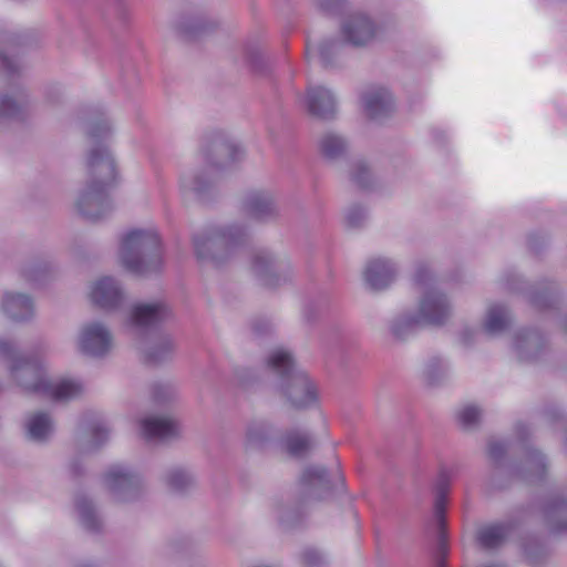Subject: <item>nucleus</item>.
I'll return each instance as SVG.
<instances>
[{
	"mask_svg": "<svg viewBox=\"0 0 567 567\" xmlns=\"http://www.w3.org/2000/svg\"><path fill=\"white\" fill-rule=\"evenodd\" d=\"M307 106L311 115L321 120H332L337 113V102L332 92L317 86L308 90Z\"/></svg>",
	"mask_w": 567,
	"mask_h": 567,
	"instance_id": "25",
	"label": "nucleus"
},
{
	"mask_svg": "<svg viewBox=\"0 0 567 567\" xmlns=\"http://www.w3.org/2000/svg\"><path fill=\"white\" fill-rule=\"evenodd\" d=\"M173 316L171 307L165 301L141 302L132 308L131 322L142 331L155 329Z\"/></svg>",
	"mask_w": 567,
	"mask_h": 567,
	"instance_id": "15",
	"label": "nucleus"
},
{
	"mask_svg": "<svg viewBox=\"0 0 567 567\" xmlns=\"http://www.w3.org/2000/svg\"><path fill=\"white\" fill-rule=\"evenodd\" d=\"M310 503L301 497L299 492L291 498L280 503L277 507V516L280 526L285 530L299 528L303 525Z\"/></svg>",
	"mask_w": 567,
	"mask_h": 567,
	"instance_id": "20",
	"label": "nucleus"
},
{
	"mask_svg": "<svg viewBox=\"0 0 567 567\" xmlns=\"http://www.w3.org/2000/svg\"><path fill=\"white\" fill-rule=\"evenodd\" d=\"M267 369L275 378L276 388L292 408L307 409L317 401L315 385L307 373L296 367L289 351H272L267 358Z\"/></svg>",
	"mask_w": 567,
	"mask_h": 567,
	"instance_id": "3",
	"label": "nucleus"
},
{
	"mask_svg": "<svg viewBox=\"0 0 567 567\" xmlns=\"http://www.w3.org/2000/svg\"><path fill=\"white\" fill-rule=\"evenodd\" d=\"M110 429L104 422H96L92 426L93 444L92 450H99L105 442H107Z\"/></svg>",
	"mask_w": 567,
	"mask_h": 567,
	"instance_id": "53",
	"label": "nucleus"
},
{
	"mask_svg": "<svg viewBox=\"0 0 567 567\" xmlns=\"http://www.w3.org/2000/svg\"><path fill=\"white\" fill-rule=\"evenodd\" d=\"M506 452L507 447L504 442L493 441L488 444V455L497 467L502 464Z\"/></svg>",
	"mask_w": 567,
	"mask_h": 567,
	"instance_id": "55",
	"label": "nucleus"
},
{
	"mask_svg": "<svg viewBox=\"0 0 567 567\" xmlns=\"http://www.w3.org/2000/svg\"><path fill=\"white\" fill-rule=\"evenodd\" d=\"M546 244H547V241H546V237L544 235H540L538 233H532L528 235L527 246H528L529 251L533 255H535V256L540 255V252L546 247Z\"/></svg>",
	"mask_w": 567,
	"mask_h": 567,
	"instance_id": "57",
	"label": "nucleus"
},
{
	"mask_svg": "<svg viewBox=\"0 0 567 567\" xmlns=\"http://www.w3.org/2000/svg\"><path fill=\"white\" fill-rule=\"evenodd\" d=\"M236 378L239 384L244 388L254 385L257 382V377L251 369L240 368L236 370Z\"/></svg>",
	"mask_w": 567,
	"mask_h": 567,
	"instance_id": "59",
	"label": "nucleus"
},
{
	"mask_svg": "<svg viewBox=\"0 0 567 567\" xmlns=\"http://www.w3.org/2000/svg\"><path fill=\"white\" fill-rule=\"evenodd\" d=\"M478 331L470 327H463L458 332V341L462 346L472 347L476 340Z\"/></svg>",
	"mask_w": 567,
	"mask_h": 567,
	"instance_id": "60",
	"label": "nucleus"
},
{
	"mask_svg": "<svg viewBox=\"0 0 567 567\" xmlns=\"http://www.w3.org/2000/svg\"><path fill=\"white\" fill-rule=\"evenodd\" d=\"M244 65L257 78H269L274 70V60L266 54L258 42L247 41L243 49Z\"/></svg>",
	"mask_w": 567,
	"mask_h": 567,
	"instance_id": "22",
	"label": "nucleus"
},
{
	"mask_svg": "<svg viewBox=\"0 0 567 567\" xmlns=\"http://www.w3.org/2000/svg\"><path fill=\"white\" fill-rule=\"evenodd\" d=\"M0 359L6 362L10 378L28 394L60 401L75 396L81 390L80 384L72 381L50 382L39 354L22 351L13 341H0Z\"/></svg>",
	"mask_w": 567,
	"mask_h": 567,
	"instance_id": "2",
	"label": "nucleus"
},
{
	"mask_svg": "<svg viewBox=\"0 0 567 567\" xmlns=\"http://www.w3.org/2000/svg\"><path fill=\"white\" fill-rule=\"evenodd\" d=\"M70 474L74 478H79L84 475V467L79 458H74L70 463Z\"/></svg>",
	"mask_w": 567,
	"mask_h": 567,
	"instance_id": "63",
	"label": "nucleus"
},
{
	"mask_svg": "<svg viewBox=\"0 0 567 567\" xmlns=\"http://www.w3.org/2000/svg\"><path fill=\"white\" fill-rule=\"evenodd\" d=\"M330 306V297L327 292L320 291L316 296L308 298L303 305V319L307 323H315Z\"/></svg>",
	"mask_w": 567,
	"mask_h": 567,
	"instance_id": "43",
	"label": "nucleus"
},
{
	"mask_svg": "<svg viewBox=\"0 0 567 567\" xmlns=\"http://www.w3.org/2000/svg\"><path fill=\"white\" fill-rule=\"evenodd\" d=\"M344 44V41L337 38L324 39L320 42L318 47V54L324 69L338 66V56L343 50Z\"/></svg>",
	"mask_w": 567,
	"mask_h": 567,
	"instance_id": "41",
	"label": "nucleus"
},
{
	"mask_svg": "<svg viewBox=\"0 0 567 567\" xmlns=\"http://www.w3.org/2000/svg\"><path fill=\"white\" fill-rule=\"evenodd\" d=\"M89 123L86 134L94 144L90 150L86 168L87 179L79 190L75 207L86 220L96 223L113 210L110 190L117 184V169L113 155L104 142L111 136V123L104 112Z\"/></svg>",
	"mask_w": 567,
	"mask_h": 567,
	"instance_id": "1",
	"label": "nucleus"
},
{
	"mask_svg": "<svg viewBox=\"0 0 567 567\" xmlns=\"http://www.w3.org/2000/svg\"><path fill=\"white\" fill-rule=\"evenodd\" d=\"M513 522L497 523L482 528L477 534L480 545L485 549H497L514 530Z\"/></svg>",
	"mask_w": 567,
	"mask_h": 567,
	"instance_id": "31",
	"label": "nucleus"
},
{
	"mask_svg": "<svg viewBox=\"0 0 567 567\" xmlns=\"http://www.w3.org/2000/svg\"><path fill=\"white\" fill-rule=\"evenodd\" d=\"M104 482L115 502H134L142 495V478L128 467L112 465L104 474Z\"/></svg>",
	"mask_w": 567,
	"mask_h": 567,
	"instance_id": "8",
	"label": "nucleus"
},
{
	"mask_svg": "<svg viewBox=\"0 0 567 567\" xmlns=\"http://www.w3.org/2000/svg\"><path fill=\"white\" fill-rule=\"evenodd\" d=\"M251 268L260 284L269 289L289 284L295 277L290 262L268 250H258L254 255Z\"/></svg>",
	"mask_w": 567,
	"mask_h": 567,
	"instance_id": "7",
	"label": "nucleus"
},
{
	"mask_svg": "<svg viewBox=\"0 0 567 567\" xmlns=\"http://www.w3.org/2000/svg\"><path fill=\"white\" fill-rule=\"evenodd\" d=\"M320 152L327 159H338L346 155L348 151L347 140L336 133H326L319 143Z\"/></svg>",
	"mask_w": 567,
	"mask_h": 567,
	"instance_id": "40",
	"label": "nucleus"
},
{
	"mask_svg": "<svg viewBox=\"0 0 567 567\" xmlns=\"http://www.w3.org/2000/svg\"><path fill=\"white\" fill-rule=\"evenodd\" d=\"M176 395V390L168 383H154L152 385V399L157 404H164L172 401Z\"/></svg>",
	"mask_w": 567,
	"mask_h": 567,
	"instance_id": "48",
	"label": "nucleus"
},
{
	"mask_svg": "<svg viewBox=\"0 0 567 567\" xmlns=\"http://www.w3.org/2000/svg\"><path fill=\"white\" fill-rule=\"evenodd\" d=\"M544 416L553 424L565 421L564 411L555 403H549L544 408Z\"/></svg>",
	"mask_w": 567,
	"mask_h": 567,
	"instance_id": "58",
	"label": "nucleus"
},
{
	"mask_svg": "<svg viewBox=\"0 0 567 567\" xmlns=\"http://www.w3.org/2000/svg\"><path fill=\"white\" fill-rule=\"evenodd\" d=\"M547 349L545 336L537 329H522L515 336V350L520 361H535Z\"/></svg>",
	"mask_w": 567,
	"mask_h": 567,
	"instance_id": "19",
	"label": "nucleus"
},
{
	"mask_svg": "<svg viewBox=\"0 0 567 567\" xmlns=\"http://www.w3.org/2000/svg\"><path fill=\"white\" fill-rule=\"evenodd\" d=\"M350 179L357 185L361 190L371 192L374 188V178L369 168V166L359 161L354 163L353 169L350 174Z\"/></svg>",
	"mask_w": 567,
	"mask_h": 567,
	"instance_id": "45",
	"label": "nucleus"
},
{
	"mask_svg": "<svg viewBox=\"0 0 567 567\" xmlns=\"http://www.w3.org/2000/svg\"><path fill=\"white\" fill-rule=\"evenodd\" d=\"M246 240V229L239 225H209L192 236L197 260L216 268L226 265Z\"/></svg>",
	"mask_w": 567,
	"mask_h": 567,
	"instance_id": "4",
	"label": "nucleus"
},
{
	"mask_svg": "<svg viewBox=\"0 0 567 567\" xmlns=\"http://www.w3.org/2000/svg\"><path fill=\"white\" fill-rule=\"evenodd\" d=\"M340 30L347 44L354 48H365L379 38L382 27L369 14L354 12L342 21Z\"/></svg>",
	"mask_w": 567,
	"mask_h": 567,
	"instance_id": "10",
	"label": "nucleus"
},
{
	"mask_svg": "<svg viewBox=\"0 0 567 567\" xmlns=\"http://www.w3.org/2000/svg\"><path fill=\"white\" fill-rule=\"evenodd\" d=\"M433 276L429 267L424 262H420L416 266L414 274V282L421 287H429Z\"/></svg>",
	"mask_w": 567,
	"mask_h": 567,
	"instance_id": "56",
	"label": "nucleus"
},
{
	"mask_svg": "<svg viewBox=\"0 0 567 567\" xmlns=\"http://www.w3.org/2000/svg\"><path fill=\"white\" fill-rule=\"evenodd\" d=\"M0 66L7 72L8 75L13 76L18 73L19 68L13 59L0 51Z\"/></svg>",
	"mask_w": 567,
	"mask_h": 567,
	"instance_id": "61",
	"label": "nucleus"
},
{
	"mask_svg": "<svg viewBox=\"0 0 567 567\" xmlns=\"http://www.w3.org/2000/svg\"><path fill=\"white\" fill-rule=\"evenodd\" d=\"M422 327L421 318L415 313H404L394 318L390 323V331L394 339L405 340Z\"/></svg>",
	"mask_w": 567,
	"mask_h": 567,
	"instance_id": "39",
	"label": "nucleus"
},
{
	"mask_svg": "<svg viewBox=\"0 0 567 567\" xmlns=\"http://www.w3.org/2000/svg\"><path fill=\"white\" fill-rule=\"evenodd\" d=\"M300 558L306 567H322L326 564L324 556L313 547L305 548L300 554Z\"/></svg>",
	"mask_w": 567,
	"mask_h": 567,
	"instance_id": "51",
	"label": "nucleus"
},
{
	"mask_svg": "<svg viewBox=\"0 0 567 567\" xmlns=\"http://www.w3.org/2000/svg\"><path fill=\"white\" fill-rule=\"evenodd\" d=\"M165 482L172 492L181 495L195 485L194 475L183 467L169 470L165 475Z\"/></svg>",
	"mask_w": 567,
	"mask_h": 567,
	"instance_id": "42",
	"label": "nucleus"
},
{
	"mask_svg": "<svg viewBox=\"0 0 567 567\" xmlns=\"http://www.w3.org/2000/svg\"><path fill=\"white\" fill-rule=\"evenodd\" d=\"M348 6V0H319L320 10L328 16H341Z\"/></svg>",
	"mask_w": 567,
	"mask_h": 567,
	"instance_id": "52",
	"label": "nucleus"
},
{
	"mask_svg": "<svg viewBox=\"0 0 567 567\" xmlns=\"http://www.w3.org/2000/svg\"><path fill=\"white\" fill-rule=\"evenodd\" d=\"M112 336L101 322H91L82 328L79 336L80 351L92 358H103L110 351Z\"/></svg>",
	"mask_w": 567,
	"mask_h": 567,
	"instance_id": "16",
	"label": "nucleus"
},
{
	"mask_svg": "<svg viewBox=\"0 0 567 567\" xmlns=\"http://www.w3.org/2000/svg\"><path fill=\"white\" fill-rule=\"evenodd\" d=\"M421 324L441 328L447 323L453 315V306L447 296L436 288H427L419 302Z\"/></svg>",
	"mask_w": 567,
	"mask_h": 567,
	"instance_id": "12",
	"label": "nucleus"
},
{
	"mask_svg": "<svg viewBox=\"0 0 567 567\" xmlns=\"http://www.w3.org/2000/svg\"><path fill=\"white\" fill-rule=\"evenodd\" d=\"M368 218V213L364 207L354 204L349 207L346 214V224L349 228H361Z\"/></svg>",
	"mask_w": 567,
	"mask_h": 567,
	"instance_id": "49",
	"label": "nucleus"
},
{
	"mask_svg": "<svg viewBox=\"0 0 567 567\" xmlns=\"http://www.w3.org/2000/svg\"><path fill=\"white\" fill-rule=\"evenodd\" d=\"M20 274L31 285L41 286L51 277L52 267L47 260L35 259L25 262Z\"/></svg>",
	"mask_w": 567,
	"mask_h": 567,
	"instance_id": "38",
	"label": "nucleus"
},
{
	"mask_svg": "<svg viewBox=\"0 0 567 567\" xmlns=\"http://www.w3.org/2000/svg\"><path fill=\"white\" fill-rule=\"evenodd\" d=\"M434 567H447L446 557L434 558Z\"/></svg>",
	"mask_w": 567,
	"mask_h": 567,
	"instance_id": "64",
	"label": "nucleus"
},
{
	"mask_svg": "<svg viewBox=\"0 0 567 567\" xmlns=\"http://www.w3.org/2000/svg\"><path fill=\"white\" fill-rule=\"evenodd\" d=\"M142 430L147 440H162L176 434V423L168 419L150 416L142 421Z\"/></svg>",
	"mask_w": 567,
	"mask_h": 567,
	"instance_id": "35",
	"label": "nucleus"
},
{
	"mask_svg": "<svg viewBox=\"0 0 567 567\" xmlns=\"http://www.w3.org/2000/svg\"><path fill=\"white\" fill-rule=\"evenodd\" d=\"M395 265L385 258L369 261L364 271L365 282L374 291L386 289L395 280Z\"/></svg>",
	"mask_w": 567,
	"mask_h": 567,
	"instance_id": "23",
	"label": "nucleus"
},
{
	"mask_svg": "<svg viewBox=\"0 0 567 567\" xmlns=\"http://www.w3.org/2000/svg\"><path fill=\"white\" fill-rule=\"evenodd\" d=\"M1 309L13 321L30 320L34 315V305L30 296L19 292H6L2 297Z\"/></svg>",
	"mask_w": 567,
	"mask_h": 567,
	"instance_id": "27",
	"label": "nucleus"
},
{
	"mask_svg": "<svg viewBox=\"0 0 567 567\" xmlns=\"http://www.w3.org/2000/svg\"><path fill=\"white\" fill-rule=\"evenodd\" d=\"M524 554L528 563L536 567L539 566L547 556L546 546L537 538H528L523 544Z\"/></svg>",
	"mask_w": 567,
	"mask_h": 567,
	"instance_id": "47",
	"label": "nucleus"
},
{
	"mask_svg": "<svg viewBox=\"0 0 567 567\" xmlns=\"http://www.w3.org/2000/svg\"><path fill=\"white\" fill-rule=\"evenodd\" d=\"M218 27L217 22L202 13H182L174 23L176 35L184 42H195Z\"/></svg>",
	"mask_w": 567,
	"mask_h": 567,
	"instance_id": "17",
	"label": "nucleus"
},
{
	"mask_svg": "<svg viewBox=\"0 0 567 567\" xmlns=\"http://www.w3.org/2000/svg\"><path fill=\"white\" fill-rule=\"evenodd\" d=\"M513 323L508 308L497 303L489 307L484 320V331L491 336H498L507 331Z\"/></svg>",
	"mask_w": 567,
	"mask_h": 567,
	"instance_id": "32",
	"label": "nucleus"
},
{
	"mask_svg": "<svg viewBox=\"0 0 567 567\" xmlns=\"http://www.w3.org/2000/svg\"><path fill=\"white\" fill-rule=\"evenodd\" d=\"M74 505L82 526L90 533L99 534L103 528V522L96 511L94 502L83 493H78Z\"/></svg>",
	"mask_w": 567,
	"mask_h": 567,
	"instance_id": "30",
	"label": "nucleus"
},
{
	"mask_svg": "<svg viewBox=\"0 0 567 567\" xmlns=\"http://www.w3.org/2000/svg\"><path fill=\"white\" fill-rule=\"evenodd\" d=\"M247 215L259 223H272L280 217V208L275 197L267 192L249 193L244 200Z\"/></svg>",
	"mask_w": 567,
	"mask_h": 567,
	"instance_id": "18",
	"label": "nucleus"
},
{
	"mask_svg": "<svg viewBox=\"0 0 567 567\" xmlns=\"http://www.w3.org/2000/svg\"><path fill=\"white\" fill-rule=\"evenodd\" d=\"M543 516L551 534H567V497L553 495L543 504Z\"/></svg>",
	"mask_w": 567,
	"mask_h": 567,
	"instance_id": "24",
	"label": "nucleus"
},
{
	"mask_svg": "<svg viewBox=\"0 0 567 567\" xmlns=\"http://www.w3.org/2000/svg\"><path fill=\"white\" fill-rule=\"evenodd\" d=\"M4 42L12 47H23V45H27L28 39L24 34L14 32V33H10L6 38Z\"/></svg>",
	"mask_w": 567,
	"mask_h": 567,
	"instance_id": "62",
	"label": "nucleus"
},
{
	"mask_svg": "<svg viewBox=\"0 0 567 567\" xmlns=\"http://www.w3.org/2000/svg\"><path fill=\"white\" fill-rule=\"evenodd\" d=\"M120 259L123 267L137 276H148L161 271L163 249L155 231L133 229L121 241Z\"/></svg>",
	"mask_w": 567,
	"mask_h": 567,
	"instance_id": "5",
	"label": "nucleus"
},
{
	"mask_svg": "<svg viewBox=\"0 0 567 567\" xmlns=\"http://www.w3.org/2000/svg\"><path fill=\"white\" fill-rule=\"evenodd\" d=\"M363 107L372 120L386 117L393 110V97L385 89H377L362 94Z\"/></svg>",
	"mask_w": 567,
	"mask_h": 567,
	"instance_id": "28",
	"label": "nucleus"
},
{
	"mask_svg": "<svg viewBox=\"0 0 567 567\" xmlns=\"http://www.w3.org/2000/svg\"><path fill=\"white\" fill-rule=\"evenodd\" d=\"M206 163L223 171L237 161L240 148L223 132H213L203 137L200 145Z\"/></svg>",
	"mask_w": 567,
	"mask_h": 567,
	"instance_id": "11",
	"label": "nucleus"
},
{
	"mask_svg": "<svg viewBox=\"0 0 567 567\" xmlns=\"http://www.w3.org/2000/svg\"><path fill=\"white\" fill-rule=\"evenodd\" d=\"M282 451L295 458H303L315 446L312 435L306 431L290 429L285 431L278 440Z\"/></svg>",
	"mask_w": 567,
	"mask_h": 567,
	"instance_id": "26",
	"label": "nucleus"
},
{
	"mask_svg": "<svg viewBox=\"0 0 567 567\" xmlns=\"http://www.w3.org/2000/svg\"><path fill=\"white\" fill-rule=\"evenodd\" d=\"M53 432V422L49 413L38 412L27 423V434L30 440L45 442Z\"/></svg>",
	"mask_w": 567,
	"mask_h": 567,
	"instance_id": "36",
	"label": "nucleus"
},
{
	"mask_svg": "<svg viewBox=\"0 0 567 567\" xmlns=\"http://www.w3.org/2000/svg\"><path fill=\"white\" fill-rule=\"evenodd\" d=\"M175 342L168 334H161L156 342L150 346L144 353V362L148 365H159L172 359Z\"/></svg>",
	"mask_w": 567,
	"mask_h": 567,
	"instance_id": "33",
	"label": "nucleus"
},
{
	"mask_svg": "<svg viewBox=\"0 0 567 567\" xmlns=\"http://www.w3.org/2000/svg\"><path fill=\"white\" fill-rule=\"evenodd\" d=\"M251 331L256 338H262L271 334L274 326L268 318L257 317L250 322Z\"/></svg>",
	"mask_w": 567,
	"mask_h": 567,
	"instance_id": "54",
	"label": "nucleus"
},
{
	"mask_svg": "<svg viewBox=\"0 0 567 567\" xmlns=\"http://www.w3.org/2000/svg\"><path fill=\"white\" fill-rule=\"evenodd\" d=\"M517 436L524 444L526 460L523 464L516 465L512 468V474L525 482L537 483L546 477L547 473V458L546 456L527 443L528 427L526 425L517 426Z\"/></svg>",
	"mask_w": 567,
	"mask_h": 567,
	"instance_id": "13",
	"label": "nucleus"
},
{
	"mask_svg": "<svg viewBox=\"0 0 567 567\" xmlns=\"http://www.w3.org/2000/svg\"><path fill=\"white\" fill-rule=\"evenodd\" d=\"M189 186L199 200L206 202L213 194L214 181L203 171L193 176Z\"/></svg>",
	"mask_w": 567,
	"mask_h": 567,
	"instance_id": "46",
	"label": "nucleus"
},
{
	"mask_svg": "<svg viewBox=\"0 0 567 567\" xmlns=\"http://www.w3.org/2000/svg\"><path fill=\"white\" fill-rule=\"evenodd\" d=\"M74 505L82 526L90 533L99 534L103 528V522L96 511L94 502L83 493H78Z\"/></svg>",
	"mask_w": 567,
	"mask_h": 567,
	"instance_id": "29",
	"label": "nucleus"
},
{
	"mask_svg": "<svg viewBox=\"0 0 567 567\" xmlns=\"http://www.w3.org/2000/svg\"><path fill=\"white\" fill-rule=\"evenodd\" d=\"M91 296L92 301L104 310H115L124 300L122 286L111 276H105L97 280Z\"/></svg>",
	"mask_w": 567,
	"mask_h": 567,
	"instance_id": "21",
	"label": "nucleus"
},
{
	"mask_svg": "<svg viewBox=\"0 0 567 567\" xmlns=\"http://www.w3.org/2000/svg\"><path fill=\"white\" fill-rule=\"evenodd\" d=\"M275 435L274 426L264 420L250 421L246 426V444L262 449L271 442Z\"/></svg>",
	"mask_w": 567,
	"mask_h": 567,
	"instance_id": "34",
	"label": "nucleus"
},
{
	"mask_svg": "<svg viewBox=\"0 0 567 567\" xmlns=\"http://www.w3.org/2000/svg\"><path fill=\"white\" fill-rule=\"evenodd\" d=\"M449 365L441 357H432L429 359L424 368V379L430 386L440 385L447 377Z\"/></svg>",
	"mask_w": 567,
	"mask_h": 567,
	"instance_id": "44",
	"label": "nucleus"
},
{
	"mask_svg": "<svg viewBox=\"0 0 567 567\" xmlns=\"http://www.w3.org/2000/svg\"><path fill=\"white\" fill-rule=\"evenodd\" d=\"M298 492L309 503L327 502L347 492L344 475L339 468L329 471L321 465H308L303 468Z\"/></svg>",
	"mask_w": 567,
	"mask_h": 567,
	"instance_id": "6",
	"label": "nucleus"
},
{
	"mask_svg": "<svg viewBox=\"0 0 567 567\" xmlns=\"http://www.w3.org/2000/svg\"><path fill=\"white\" fill-rule=\"evenodd\" d=\"M451 487V474L446 470H441L434 486V519L437 529V542L434 551V558L447 557V522L446 508L449 493Z\"/></svg>",
	"mask_w": 567,
	"mask_h": 567,
	"instance_id": "9",
	"label": "nucleus"
},
{
	"mask_svg": "<svg viewBox=\"0 0 567 567\" xmlns=\"http://www.w3.org/2000/svg\"><path fill=\"white\" fill-rule=\"evenodd\" d=\"M30 114V104L27 99L14 100L8 94L0 96V121H24Z\"/></svg>",
	"mask_w": 567,
	"mask_h": 567,
	"instance_id": "37",
	"label": "nucleus"
},
{
	"mask_svg": "<svg viewBox=\"0 0 567 567\" xmlns=\"http://www.w3.org/2000/svg\"><path fill=\"white\" fill-rule=\"evenodd\" d=\"M505 285L509 291L526 293L529 303L539 310L553 308L557 302V292L553 286L536 289L516 272L509 271L505 275Z\"/></svg>",
	"mask_w": 567,
	"mask_h": 567,
	"instance_id": "14",
	"label": "nucleus"
},
{
	"mask_svg": "<svg viewBox=\"0 0 567 567\" xmlns=\"http://www.w3.org/2000/svg\"><path fill=\"white\" fill-rule=\"evenodd\" d=\"M480 419L481 410L475 405H467L457 414L458 422L465 429L477 425Z\"/></svg>",
	"mask_w": 567,
	"mask_h": 567,
	"instance_id": "50",
	"label": "nucleus"
}]
</instances>
